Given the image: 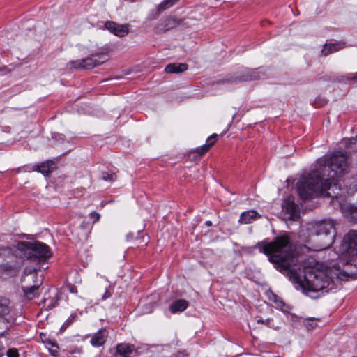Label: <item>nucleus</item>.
Returning a JSON list of instances; mask_svg holds the SVG:
<instances>
[{
  "label": "nucleus",
  "instance_id": "obj_8",
  "mask_svg": "<svg viewBox=\"0 0 357 357\" xmlns=\"http://www.w3.org/2000/svg\"><path fill=\"white\" fill-rule=\"evenodd\" d=\"M14 255L10 248H0V274L10 271L15 268Z\"/></svg>",
  "mask_w": 357,
  "mask_h": 357
},
{
  "label": "nucleus",
  "instance_id": "obj_5",
  "mask_svg": "<svg viewBox=\"0 0 357 357\" xmlns=\"http://www.w3.org/2000/svg\"><path fill=\"white\" fill-rule=\"evenodd\" d=\"M20 248L24 250V255L31 261H43L52 255L50 247L38 241L22 243Z\"/></svg>",
  "mask_w": 357,
  "mask_h": 357
},
{
  "label": "nucleus",
  "instance_id": "obj_31",
  "mask_svg": "<svg viewBox=\"0 0 357 357\" xmlns=\"http://www.w3.org/2000/svg\"><path fill=\"white\" fill-rule=\"evenodd\" d=\"M356 139L355 138H351L346 140L345 144L347 148L350 146L352 144H355Z\"/></svg>",
  "mask_w": 357,
  "mask_h": 357
},
{
  "label": "nucleus",
  "instance_id": "obj_28",
  "mask_svg": "<svg viewBox=\"0 0 357 357\" xmlns=\"http://www.w3.org/2000/svg\"><path fill=\"white\" fill-rule=\"evenodd\" d=\"M6 356L8 357H19V353L17 349L11 348L6 351Z\"/></svg>",
  "mask_w": 357,
  "mask_h": 357
},
{
  "label": "nucleus",
  "instance_id": "obj_21",
  "mask_svg": "<svg viewBox=\"0 0 357 357\" xmlns=\"http://www.w3.org/2000/svg\"><path fill=\"white\" fill-rule=\"evenodd\" d=\"M188 307V302L185 299H179L169 305V310L172 313L175 314L177 312L184 311Z\"/></svg>",
  "mask_w": 357,
  "mask_h": 357
},
{
  "label": "nucleus",
  "instance_id": "obj_35",
  "mask_svg": "<svg viewBox=\"0 0 357 357\" xmlns=\"http://www.w3.org/2000/svg\"><path fill=\"white\" fill-rule=\"evenodd\" d=\"M4 350H5V348L3 347V345L0 342V357H3L4 356Z\"/></svg>",
  "mask_w": 357,
  "mask_h": 357
},
{
  "label": "nucleus",
  "instance_id": "obj_41",
  "mask_svg": "<svg viewBox=\"0 0 357 357\" xmlns=\"http://www.w3.org/2000/svg\"><path fill=\"white\" fill-rule=\"evenodd\" d=\"M129 238H131V236H128H128H127V239L128 240V239H129Z\"/></svg>",
  "mask_w": 357,
  "mask_h": 357
},
{
  "label": "nucleus",
  "instance_id": "obj_33",
  "mask_svg": "<svg viewBox=\"0 0 357 357\" xmlns=\"http://www.w3.org/2000/svg\"><path fill=\"white\" fill-rule=\"evenodd\" d=\"M76 316L75 315H71L70 318H68V319L66 321V326H68L70 325L72 322L74 321L75 319Z\"/></svg>",
  "mask_w": 357,
  "mask_h": 357
},
{
  "label": "nucleus",
  "instance_id": "obj_19",
  "mask_svg": "<svg viewBox=\"0 0 357 357\" xmlns=\"http://www.w3.org/2000/svg\"><path fill=\"white\" fill-rule=\"evenodd\" d=\"M259 217L255 211H248L241 213L238 221L241 224H250Z\"/></svg>",
  "mask_w": 357,
  "mask_h": 357
},
{
  "label": "nucleus",
  "instance_id": "obj_25",
  "mask_svg": "<svg viewBox=\"0 0 357 357\" xmlns=\"http://www.w3.org/2000/svg\"><path fill=\"white\" fill-rule=\"evenodd\" d=\"M305 325L308 330L314 329L317 326L314 319L307 318L304 321Z\"/></svg>",
  "mask_w": 357,
  "mask_h": 357
},
{
  "label": "nucleus",
  "instance_id": "obj_27",
  "mask_svg": "<svg viewBox=\"0 0 357 357\" xmlns=\"http://www.w3.org/2000/svg\"><path fill=\"white\" fill-rule=\"evenodd\" d=\"M49 344H51V346H52V348L49 349L50 354L54 356H56L58 354L59 347L57 346V344L56 343L52 342H50Z\"/></svg>",
  "mask_w": 357,
  "mask_h": 357
},
{
  "label": "nucleus",
  "instance_id": "obj_13",
  "mask_svg": "<svg viewBox=\"0 0 357 357\" xmlns=\"http://www.w3.org/2000/svg\"><path fill=\"white\" fill-rule=\"evenodd\" d=\"M108 336V333L106 329H101L96 333L91 339V344L93 347H100L103 345Z\"/></svg>",
  "mask_w": 357,
  "mask_h": 357
},
{
  "label": "nucleus",
  "instance_id": "obj_12",
  "mask_svg": "<svg viewBox=\"0 0 357 357\" xmlns=\"http://www.w3.org/2000/svg\"><path fill=\"white\" fill-rule=\"evenodd\" d=\"M349 244L347 246V253L349 255H357V231L351 230L347 234Z\"/></svg>",
  "mask_w": 357,
  "mask_h": 357
},
{
  "label": "nucleus",
  "instance_id": "obj_4",
  "mask_svg": "<svg viewBox=\"0 0 357 357\" xmlns=\"http://www.w3.org/2000/svg\"><path fill=\"white\" fill-rule=\"evenodd\" d=\"M22 288L26 298L31 300L38 294V289L43 284L38 278L36 268H25L22 278Z\"/></svg>",
  "mask_w": 357,
  "mask_h": 357
},
{
  "label": "nucleus",
  "instance_id": "obj_17",
  "mask_svg": "<svg viewBox=\"0 0 357 357\" xmlns=\"http://www.w3.org/2000/svg\"><path fill=\"white\" fill-rule=\"evenodd\" d=\"M344 47V43L341 42L326 43L322 49V54L327 56Z\"/></svg>",
  "mask_w": 357,
  "mask_h": 357
},
{
  "label": "nucleus",
  "instance_id": "obj_11",
  "mask_svg": "<svg viewBox=\"0 0 357 357\" xmlns=\"http://www.w3.org/2000/svg\"><path fill=\"white\" fill-rule=\"evenodd\" d=\"M107 29L117 36L123 37L128 33V29L126 25H120L113 22L106 24Z\"/></svg>",
  "mask_w": 357,
  "mask_h": 357
},
{
  "label": "nucleus",
  "instance_id": "obj_10",
  "mask_svg": "<svg viewBox=\"0 0 357 357\" xmlns=\"http://www.w3.org/2000/svg\"><path fill=\"white\" fill-rule=\"evenodd\" d=\"M283 211L288 215L289 220H295L299 216V209L292 197H289L282 204Z\"/></svg>",
  "mask_w": 357,
  "mask_h": 357
},
{
  "label": "nucleus",
  "instance_id": "obj_36",
  "mask_svg": "<svg viewBox=\"0 0 357 357\" xmlns=\"http://www.w3.org/2000/svg\"><path fill=\"white\" fill-rule=\"evenodd\" d=\"M320 169H321V167H319V169H317V170H315V172H319V176H320V178H321V181L320 182L324 184L326 179H325L324 181H323L321 176V171H320ZM313 172H314V171H313ZM310 174H311V172Z\"/></svg>",
  "mask_w": 357,
  "mask_h": 357
},
{
  "label": "nucleus",
  "instance_id": "obj_22",
  "mask_svg": "<svg viewBox=\"0 0 357 357\" xmlns=\"http://www.w3.org/2000/svg\"><path fill=\"white\" fill-rule=\"evenodd\" d=\"M188 69L186 63H169L165 67V72L167 73H180Z\"/></svg>",
  "mask_w": 357,
  "mask_h": 357
},
{
  "label": "nucleus",
  "instance_id": "obj_32",
  "mask_svg": "<svg viewBox=\"0 0 357 357\" xmlns=\"http://www.w3.org/2000/svg\"><path fill=\"white\" fill-rule=\"evenodd\" d=\"M270 321H271L270 319H267L266 320H264V319H258L257 320L258 323H261L263 324H266V325H267V326L271 327Z\"/></svg>",
  "mask_w": 357,
  "mask_h": 357
},
{
  "label": "nucleus",
  "instance_id": "obj_16",
  "mask_svg": "<svg viewBox=\"0 0 357 357\" xmlns=\"http://www.w3.org/2000/svg\"><path fill=\"white\" fill-rule=\"evenodd\" d=\"M116 349V354L122 357H130V355L135 351L134 345L126 343L117 344Z\"/></svg>",
  "mask_w": 357,
  "mask_h": 357
},
{
  "label": "nucleus",
  "instance_id": "obj_34",
  "mask_svg": "<svg viewBox=\"0 0 357 357\" xmlns=\"http://www.w3.org/2000/svg\"><path fill=\"white\" fill-rule=\"evenodd\" d=\"M175 357H187V354L184 351H178L175 355Z\"/></svg>",
  "mask_w": 357,
  "mask_h": 357
},
{
  "label": "nucleus",
  "instance_id": "obj_6",
  "mask_svg": "<svg viewBox=\"0 0 357 357\" xmlns=\"http://www.w3.org/2000/svg\"><path fill=\"white\" fill-rule=\"evenodd\" d=\"M260 77V73L257 70L250 69L229 75L222 80V82L224 84H239L243 82L259 79Z\"/></svg>",
  "mask_w": 357,
  "mask_h": 357
},
{
  "label": "nucleus",
  "instance_id": "obj_20",
  "mask_svg": "<svg viewBox=\"0 0 357 357\" xmlns=\"http://www.w3.org/2000/svg\"><path fill=\"white\" fill-rule=\"evenodd\" d=\"M48 295V297L45 296L43 299V303L44 304V307H46L47 309H52L56 306L58 301L57 292L56 291H49Z\"/></svg>",
  "mask_w": 357,
  "mask_h": 357
},
{
  "label": "nucleus",
  "instance_id": "obj_9",
  "mask_svg": "<svg viewBox=\"0 0 357 357\" xmlns=\"http://www.w3.org/2000/svg\"><path fill=\"white\" fill-rule=\"evenodd\" d=\"M107 61L106 56L103 54L92 55L91 57L72 62V67L75 68H91Z\"/></svg>",
  "mask_w": 357,
  "mask_h": 357
},
{
  "label": "nucleus",
  "instance_id": "obj_40",
  "mask_svg": "<svg viewBox=\"0 0 357 357\" xmlns=\"http://www.w3.org/2000/svg\"><path fill=\"white\" fill-rule=\"evenodd\" d=\"M129 238H131V236H128H128H127V239L128 240V239H129Z\"/></svg>",
  "mask_w": 357,
  "mask_h": 357
},
{
  "label": "nucleus",
  "instance_id": "obj_3",
  "mask_svg": "<svg viewBox=\"0 0 357 357\" xmlns=\"http://www.w3.org/2000/svg\"><path fill=\"white\" fill-rule=\"evenodd\" d=\"M334 223L332 220H323L313 225L312 234L319 238L317 241L320 243L319 249L323 250L330 247L334 241Z\"/></svg>",
  "mask_w": 357,
  "mask_h": 357
},
{
  "label": "nucleus",
  "instance_id": "obj_29",
  "mask_svg": "<svg viewBox=\"0 0 357 357\" xmlns=\"http://www.w3.org/2000/svg\"><path fill=\"white\" fill-rule=\"evenodd\" d=\"M89 215L90 218L93 220V223L98 222L100 218V214L95 211L91 213Z\"/></svg>",
  "mask_w": 357,
  "mask_h": 357
},
{
  "label": "nucleus",
  "instance_id": "obj_26",
  "mask_svg": "<svg viewBox=\"0 0 357 357\" xmlns=\"http://www.w3.org/2000/svg\"><path fill=\"white\" fill-rule=\"evenodd\" d=\"M116 175L114 173H111V174L106 173V172L102 173V179L104 181H113L116 180Z\"/></svg>",
  "mask_w": 357,
  "mask_h": 357
},
{
  "label": "nucleus",
  "instance_id": "obj_38",
  "mask_svg": "<svg viewBox=\"0 0 357 357\" xmlns=\"http://www.w3.org/2000/svg\"><path fill=\"white\" fill-rule=\"evenodd\" d=\"M353 79H356L357 80V72L355 73V75H354Z\"/></svg>",
  "mask_w": 357,
  "mask_h": 357
},
{
  "label": "nucleus",
  "instance_id": "obj_15",
  "mask_svg": "<svg viewBox=\"0 0 357 357\" xmlns=\"http://www.w3.org/2000/svg\"><path fill=\"white\" fill-rule=\"evenodd\" d=\"M340 207L342 213L347 218L357 222V206L351 204H342Z\"/></svg>",
  "mask_w": 357,
  "mask_h": 357
},
{
  "label": "nucleus",
  "instance_id": "obj_7",
  "mask_svg": "<svg viewBox=\"0 0 357 357\" xmlns=\"http://www.w3.org/2000/svg\"><path fill=\"white\" fill-rule=\"evenodd\" d=\"M11 310L10 300L4 297L0 298V337L4 336L9 329L8 321L6 317L10 313Z\"/></svg>",
  "mask_w": 357,
  "mask_h": 357
},
{
  "label": "nucleus",
  "instance_id": "obj_23",
  "mask_svg": "<svg viewBox=\"0 0 357 357\" xmlns=\"http://www.w3.org/2000/svg\"><path fill=\"white\" fill-rule=\"evenodd\" d=\"M217 137L216 134H213L208 137L206 140V144L197 148L196 149V152L199 154V156L203 155L205 154L209 149L215 143V138Z\"/></svg>",
  "mask_w": 357,
  "mask_h": 357
},
{
  "label": "nucleus",
  "instance_id": "obj_2",
  "mask_svg": "<svg viewBox=\"0 0 357 357\" xmlns=\"http://www.w3.org/2000/svg\"><path fill=\"white\" fill-rule=\"evenodd\" d=\"M320 167L326 165L330 169L328 178L325 183H321L319 172H314L306 177L301 178L297 183L298 195L303 201L311 199L319 195L337 197L341 188L339 181L335 177H340L348 172L349 164L345 153L338 151L328 158H321L318 161Z\"/></svg>",
  "mask_w": 357,
  "mask_h": 357
},
{
  "label": "nucleus",
  "instance_id": "obj_39",
  "mask_svg": "<svg viewBox=\"0 0 357 357\" xmlns=\"http://www.w3.org/2000/svg\"><path fill=\"white\" fill-rule=\"evenodd\" d=\"M341 275H342L344 277H347L348 276V275L346 273V272L341 273Z\"/></svg>",
  "mask_w": 357,
  "mask_h": 357
},
{
  "label": "nucleus",
  "instance_id": "obj_18",
  "mask_svg": "<svg viewBox=\"0 0 357 357\" xmlns=\"http://www.w3.org/2000/svg\"><path fill=\"white\" fill-rule=\"evenodd\" d=\"M53 161L47 160L33 167V171H38L45 176H48L52 172Z\"/></svg>",
  "mask_w": 357,
  "mask_h": 357
},
{
  "label": "nucleus",
  "instance_id": "obj_30",
  "mask_svg": "<svg viewBox=\"0 0 357 357\" xmlns=\"http://www.w3.org/2000/svg\"><path fill=\"white\" fill-rule=\"evenodd\" d=\"M111 296H112V292L110 291V290L109 289H106L105 292L102 296V300L105 301V300L109 298V297H111Z\"/></svg>",
  "mask_w": 357,
  "mask_h": 357
},
{
  "label": "nucleus",
  "instance_id": "obj_37",
  "mask_svg": "<svg viewBox=\"0 0 357 357\" xmlns=\"http://www.w3.org/2000/svg\"><path fill=\"white\" fill-rule=\"evenodd\" d=\"M206 225L207 226H211L212 225V222L210 220H208V221L206 222Z\"/></svg>",
  "mask_w": 357,
  "mask_h": 357
},
{
  "label": "nucleus",
  "instance_id": "obj_14",
  "mask_svg": "<svg viewBox=\"0 0 357 357\" xmlns=\"http://www.w3.org/2000/svg\"><path fill=\"white\" fill-rule=\"evenodd\" d=\"M178 23L175 18L169 17L163 20V21L157 26L159 32H165L177 26Z\"/></svg>",
  "mask_w": 357,
  "mask_h": 357
},
{
  "label": "nucleus",
  "instance_id": "obj_1",
  "mask_svg": "<svg viewBox=\"0 0 357 357\" xmlns=\"http://www.w3.org/2000/svg\"><path fill=\"white\" fill-rule=\"evenodd\" d=\"M257 247L278 271L287 275L307 296L317 298L324 292H328L324 290L330 285L332 279L328 275V269L321 264L305 267L303 275L291 268L296 264V258L294 246L287 234L278 236L271 242L261 241Z\"/></svg>",
  "mask_w": 357,
  "mask_h": 357
},
{
  "label": "nucleus",
  "instance_id": "obj_24",
  "mask_svg": "<svg viewBox=\"0 0 357 357\" xmlns=\"http://www.w3.org/2000/svg\"><path fill=\"white\" fill-rule=\"evenodd\" d=\"M178 1V0H165L161 3V4L160 5V7H159V9L160 10H164L167 8H169V7L173 6Z\"/></svg>",
  "mask_w": 357,
  "mask_h": 357
}]
</instances>
